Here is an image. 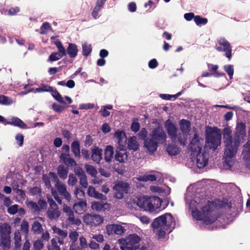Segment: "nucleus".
I'll list each match as a JSON object with an SVG mask.
<instances>
[{"mask_svg": "<svg viewBox=\"0 0 250 250\" xmlns=\"http://www.w3.org/2000/svg\"><path fill=\"white\" fill-rule=\"evenodd\" d=\"M193 186L189 187L185 195V201L191 211L192 217L202 220L206 225L214 222L219 217V212L229 210L231 208L230 201L224 199L222 202H214L201 198Z\"/></svg>", "mask_w": 250, "mask_h": 250, "instance_id": "1", "label": "nucleus"}, {"mask_svg": "<svg viewBox=\"0 0 250 250\" xmlns=\"http://www.w3.org/2000/svg\"><path fill=\"white\" fill-rule=\"evenodd\" d=\"M151 226L155 230L158 238H162L167 232H171L175 227V223L172 215L167 213L155 219Z\"/></svg>", "mask_w": 250, "mask_h": 250, "instance_id": "2", "label": "nucleus"}, {"mask_svg": "<svg viewBox=\"0 0 250 250\" xmlns=\"http://www.w3.org/2000/svg\"><path fill=\"white\" fill-rule=\"evenodd\" d=\"M162 201L156 196H142L138 199L136 205L145 211L158 212L165 208H162Z\"/></svg>", "mask_w": 250, "mask_h": 250, "instance_id": "3", "label": "nucleus"}, {"mask_svg": "<svg viewBox=\"0 0 250 250\" xmlns=\"http://www.w3.org/2000/svg\"><path fill=\"white\" fill-rule=\"evenodd\" d=\"M240 144V141L237 140L234 141V144L225 146L223 156L224 163L229 168H230L235 163V156Z\"/></svg>", "mask_w": 250, "mask_h": 250, "instance_id": "4", "label": "nucleus"}, {"mask_svg": "<svg viewBox=\"0 0 250 250\" xmlns=\"http://www.w3.org/2000/svg\"><path fill=\"white\" fill-rule=\"evenodd\" d=\"M141 238L136 234H129L125 238L118 240L122 250H136L139 247Z\"/></svg>", "mask_w": 250, "mask_h": 250, "instance_id": "5", "label": "nucleus"}, {"mask_svg": "<svg viewBox=\"0 0 250 250\" xmlns=\"http://www.w3.org/2000/svg\"><path fill=\"white\" fill-rule=\"evenodd\" d=\"M221 142V134L220 132H212L206 136V146L210 149H216L220 145Z\"/></svg>", "mask_w": 250, "mask_h": 250, "instance_id": "6", "label": "nucleus"}, {"mask_svg": "<svg viewBox=\"0 0 250 250\" xmlns=\"http://www.w3.org/2000/svg\"><path fill=\"white\" fill-rule=\"evenodd\" d=\"M11 227L7 223H3L0 226V234L1 237V245L3 248L9 247L10 243V234Z\"/></svg>", "mask_w": 250, "mask_h": 250, "instance_id": "7", "label": "nucleus"}, {"mask_svg": "<svg viewBox=\"0 0 250 250\" xmlns=\"http://www.w3.org/2000/svg\"><path fill=\"white\" fill-rule=\"evenodd\" d=\"M203 145L204 140L197 134H195L188 146V149L191 152V155L193 156L196 153L201 151Z\"/></svg>", "mask_w": 250, "mask_h": 250, "instance_id": "8", "label": "nucleus"}, {"mask_svg": "<svg viewBox=\"0 0 250 250\" xmlns=\"http://www.w3.org/2000/svg\"><path fill=\"white\" fill-rule=\"evenodd\" d=\"M48 202L49 207L47 211V215L51 220H56L61 215V211L59 210L58 205L52 199L48 198Z\"/></svg>", "mask_w": 250, "mask_h": 250, "instance_id": "9", "label": "nucleus"}, {"mask_svg": "<svg viewBox=\"0 0 250 250\" xmlns=\"http://www.w3.org/2000/svg\"><path fill=\"white\" fill-rule=\"evenodd\" d=\"M219 46L216 47V49L218 51H223L225 52V56L230 60L232 57L231 46L229 42L224 38H220L218 40Z\"/></svg>", "mask_w": 250, "mask_h": 250, "instance_id": "10", "label": "nucleus"}, {"mask_svg": "<svg viewBox=\"0 0 250 250\" xmlns=\"http://www.w3.org/2000/svg\"><path fill=\"white\" fill-rule=\"evenodd\" d=\"M149 136L159 144H163L166 141V134L161 127L154 128Z\"/></svg>", "mask_w": 250, "mask_h": 250, "instance_id": "11", "label": "nucleus"}, {"mask_svg": "<svg viewBox=\"0 0 250 250\" xmlns=\"http://www.w3.org/2000/svg\"><path fill=\"white\" fill-rule=\"evenodd\" d=\"M128 184L123 182H119L114 187L113 189L115 190V197L119 199H122L124 195L127 194L128 190Z\"/></svg>", "mask_w": 250, "mask_h": 250, "instance_id": "12", "label": "nucleus"}, {"mask_svg": "<svg viewBox=\"0 0 250 250\" xmlns=\"http://www.w3.org/2000/svg\"><path fill=\"white\" fill-rule=\"evenodd\" d=\"M106 233L108 235L116 234L122 235L125 233L126 229L119 224H108L106 227Z\"/></svg>", "mask_w": 250, "mask_h": 250, "instance_id": "13", "label": "nucleus"}, {"mask_svg": "<svg viewBox=\"0 0 250 250\" xmlns=\"http://www.w3.org/2000/svg\"><path fill=\"white\" fill-rule=\"evenodd\" d=\"M209 154L205 151H200L196 154V158H195L197 167L201 168L207 165L208 164Z\"/></svg>", "mask_w": 250, "mask_h": 250, "instance_id": "14", "label": "nucleus"}, {"mask_svg": "<svg viewBox=\"0 0 250 250\" xmlns=\"http://www.w3.org/2000/svg\"><path fill=\"white\" fill-rule=\"evenodd\" d=\"M83 221L91 226H97L103 222V218L99 215L86 214L84 215Z\"/></svg>", "mask_w": 250, "mask_h": 250, "instance_id": "15", "label": "nucleus"}, {"mask_svg": "<svg viewBox=\"0 0 250 250\" xmlns=\"http://www.w3.org/2000/svg\"><path fill=\"white\" fill-rule=\"evenodd\" d=\"M165 127L171 139L173 141H176L178 131V128L176 125L170 120H167L165 123Z\"/></svg>", "mask_w": 250, "mask_h": 250, "instance_id": "16", "label": "nucleus"}, {"mask_svg": "<svg viewBox=\"0 0 250 250\" xmlns=\"http://www.w3.org/2000/svg\"><path fill=\"white\" fill-rule=\"evenodd\" d=\"M114 138L120 148L125 147L127 138L124 131L118 130L115 131Z\"/></svg>", "mask_w": 250, "mask_h": 250, "instance_id": "17", "label": "nucleus"}, {"mask_svg": "<svg viewBox=\"0 0 250 250\" xmlns=\"http://www.w3.org/2000/svg\"><path fill=\"white\" fill-rule=\"evenodd\" d=\"M42 180L44 183L46 188H51L52 196L54 197L56 201L58 202V204H62V199L59 196L57 191L52 188L51 185V180L49 179V177H48L47 175H43L42 176Z\"/></svg>", "mask_w": 250, "mask_h": 250, "instance_id": "18", "label": "nucleus"}, {"mask_svg": "<svg viewBox=\"0 0 250 250\" xmlns=\"http://www.w3.org/2000/svg\"><path fill=\"white\" fill-rule=\"evenodd\" d=\"M55 188L60 195L63 197L67 201L71 200V196L66 189V185L61 181H58L55 184Z\"/></svg>", "mask_w": 250, "mask_h": 250, "instance_id": "19", "label": "nucleus"}, {"mask_svg": "<svg viewBox=\"0 0 250 250\" xmlns=\"http://www.w3.org/2000/svg\"><path fill=\"white\" fill-rule=\"evenodd\" d=\"M63 211L68 216L67 220L71 224H75L79 226L81 224V221L79 219L75 218L74 216L73 211L71 208L67 205H63Z\"/></svg>", "mask_w": 250, "mask_h": 250, "instance_id": "20", "label": "nucleus"}, {"mask_svg": "<svg viewBox=\"0 0 250 250\" xmlns=\"http://www.w3.org/2000/svg\"><path fill=\"white\" fill-rule=\"evenodd\" d=\"M158 144L159 143L149 136L147 137L144 141V146L145 147L151 154L156 151Z\"/></svg>", "mask_w": 250, "mask_h": 250, "instance_id": "21", "label": "nucleus"}, {"mask_svg": "<svg viewBox=\"0 0 250 250\" xmlns=\"http://www.w3.org/2000/svg\"><path fill=\"white\" fill-rule=\"evenodd\" d=\"M245 125L242 123H238L236 127V136L234 141L238 140L241 143V139L246 136Z\"/></svg>", "mask_w": 250, "mask_h": 250, "instance_id": "22", "label": "nucleus"}, {"mask_svg": "<svg viewBox=\"0 0 250 250\" xmlns=\"http://www.w3.org/2000/svg\"><path fill=\"white\" fill-rule=\"evenodd\" d=\"M150 190L152 192L157 193L159 194H164L165 195L169 194L171 190L169 187L166 186L162 187L152 186L150 187Z\"/></svg>", "mask_w": 250, "mask_h": 250, "instance_id": "23", "label": "nucleus"}, {"mask_svg": "<svg viewBox=\"0 0 250 250\" xmlns=\"http://www.w3.org/2000/svg\"><path fill=\"white\" fill-rule=\"evenodd\" d=\"M92 209L98 211H104L109 209L111 208L110 204L103 202H94L91 205Z\"/></svg>", "mask_w": 250, "mask_h": 250, "instance_id": "24", "label": "nucleus"}, {"mask_svg": "<svg viewBox=\"0 0 250 250\" xmlns=\"http://www.w3.org/2000/svg\"><path fill=\"white\" fill-rule=\"evenodd\" d=\"M87 194L89 196L97 199H100L104 201L107 199V197L105 196L97 191L96 189L92 186H89L88 187Z\"/></svg>", "mask_w": 250, "mask_h": 250, "instance_id": "25", "label": "nucleus"}, {"mask_svg": "<svg viewBox=\"0 0 250 250\" xmlns=\"http://www.w3.org/2000/svg\"><path fill=\"white\" fill-rule=\"evenodd\" d=\"M224 142L226 145L234 144L231 136V130L228 127H225L223 131Z\"/></svg>", "mask_w": 250, "mask_h": 250, "instance_id": "26", "label": "nucleus"}, {"mask_svg": "<svg viewBox=\"0 0 250 250\" xmlns=\"http://www.w3.org/2000/svg\"><path fill=\"white\" fill-rule=\"evenodd\" d=\"M124 148H120V150L117 151L115 155V160L120 163H125L127 160V152Z\"/></svg>", "mask_w": 250, "mask_h": 250, "instance_id": "27", "label": "nucleus"}, {"mask_svg": "<svg viewBox=\"0 0 250 250\" xmlns=\"http://www.w3.org/2000/svg\"><path fill=\"white\" fill-rule=\"evenodd\" d=\"M102 158V150L97 147H95L92 151V154L91 155V159L98 164L101 161Z\"/></svg>", "mask_w": 250, "mask_h": 250, "instance_id": "28", "label": "nucleus"}, {"mask_svg": "<svg viewBox=\"0 0 250 250\" xmlns=\"http://www.w3.org/2000/svg\"><path fill=\"white\" fill-rule=\"evenodd\" d=\"M7 212L12 215L18 213L20 216H22L25 214L24 209L22 208H19V206L16 204L9 207Z\"/></svg>", "mask_w": 250, "mask_h": 250, "instance_id": "29", "label": "nucleus"}, {"mask_svg": "<svg viewBox=\"0 0 250 250\" xmlns=\"http://www.w3.org/2000/svg\"><path fill=\"white\" fill-rule=\"evenodd\" d=\"M6 124L13 125L21 128H26V125L19 118L12 117L9 121H7Z\"/></svg>", "mask_w": 250, "mask_h": 250, "instance_id": "30", "label": "nucleus"}, {"mask_svg": "<svg viewBox=\"0 0 250 250\" xmlns=\"http://www.w3.org/2000/svg\"><path fill=\"white\" fill-rule=\"evenodd\" d=\"M86 201L82 200L77 203H75L73 205V209L76 213L82 214L86 210Z\"/></svg>", "mask_w": 250, "mask_h": 250, "instance_id": "31", "label": "nucleus"}, {"mask_svg": "<svg viewBox=\"0 0 250 250\" xmlns=\"http://www.w3.org/2000/svg\"><path fill=\"white\" fill-rule=\"evenodd\" d=\"M78 48L77 46L74 43H70L66 49V54H67L70 58H75L78 53Z\"/></svg>", "mask_w": 250, "mask_h": 250, "instance_id": "32", "label": "nucleus"}, {"mask_svg": "<svg viewBox=\"0 0 250 250\" xmlns=\"http://www.w3.org/2000/svg\"><path fill=\"white\" fill-rule=\"evenodd\" d=\"M114 148L111 146H106L104 150V159L107 162L111 161L114 155Z\"/></svg>", "mask_w": 250, "mask_h": 250, "instance_id": "33", "label": "nucleus"}, {"mask_svg": "<svg viewBox=\"0 0 250 250\" xmlns=\"http://www.w3.org/2000/svg\"><path fill=\"white\" fill-rule=\"evenodd\" d=\"M57 174L63 180L66 179L68 174V168L63 165H60L57 168Z\"/></svg>", "mask_w": 250, "mask_h": 250, "instance_id": "34", "label": "nucleus"}, {"mask_svg": "<svg viewBox=\"0 0 250 250\" xmlns=\"http://www.w3.org/2000/svg\"><path fill=\"white\" fill-rule=\"evenodd\" d=\"M127 145L129 149L134 151L137 150L139 147V144L137 141V137L133 136L129 138L128 140Z\"/></svg>", "mask_w": 250, "mask_h": 250, "instance_id": "35", "label": "nucleus"}, {"mask_svg": "<svg viewBox=\"0 0 250 250\" xmlns=\"http://www.w3.org/2000/svg\"><path fill=\"white\" fill-rule=\"evenodd\" d=\"M180 131L183 133H187L188 134L190 128L189 122L186 120H182L180 122Z\"/></svg>", "mask_w": 250, "mask_h": 250, "instance_id": "36", "label": "nucleus"}, {"mask_svg": "<svg viewBox=\"0 0 250 250\" xmlns=\"http://www.w3.org/2000/svg\"><path fill=\"white\" fill-rule=\"evenodd\" d=\"M188 135L187 133L179 132L177 135V139L179 143L182 145L186 146Z\"/></svg>", "mask_w": 250, "mask_h": 250, "instance_id": "37", "label": "nucleus"}, {"mask_svg": "<svg viewBox=\"0 0 250 250\" xmlns=\"http://www.w3.org/2000/svg\"><path fill=\"white\" fill-rule=\"evenodd\" d=\"M71 150L75 157L80 156V147L79 141H74L71 144Z\"/></svg>", "mask_w": 250, "mask_h": 250, "instance_id": "38", "label": "nucleus"}, {"mask_svg": "<svg viewBox=\"0 0 250 250\" xmlns=\"http://www.w3.org/2000/svg\"><path fill=\"white\" fill-rule=\"evenodd\" d=\"M60 159L65 164L70 165L71 166H73L76 164L75 160L72 158L69 157L67 154L62 153L60 155Z\"/></svg>", "mask_w": 250, "mask_h": 250, "instance_id": "39", "label": "nucleus"}, {"mask_svg": "<svg viewBox=\"0 0 250 250\" xmlns=\"http://www.w3.org/2000/svg\"><path fill=\"white\" fill-rule=\"evenodd\" d=\"M52 229L53 233L59 235V237H61L62 238H64L67 236L66 230H62L54 226L52 227Z\"/></svg>", "mask_w": 250, "mask_h": 250, "instance_id": "40", "label": "nucleus"}, {"mask_svg": "<svg viewBox=\"0 0 250 250\" xmlns=\"http://www.w3.org/2000/svg\"><path fill=\"white\" fill-rule=\"evenodd\" d=\"M49 92L51 93L52 96L55 100L58 101L60 103L65 104L63 98L56 89H54L51 87V90Z\"/></svg>", "mask_w": 250, "mask_h": 250, "instance_id": "41", "label": "nucleus"}, {"mask_svg": "<svg viewBox=\"0 0 250 250\" xmlns=\"http://www.w3.org/2000/svg\"><path fill=\"white\" fill-rule=\"evenodd\" d=\"M167 151L168 154L171 156L176 155L179 152L178 147L173 145H169L167 147Z\"/></svg>", "mask_w": 250, "mask_h": 250, "instance_id": "42", "label": "nucleus"}, {"mask_svg": "<svg viewBox=\"0 0 250 250\" xmlns=\"http://www.w3.org/2000/svg\"><path fill=\"white\" fill-rule=\"evenodd\" d=\"M55 44L58 50V52L57 53H60V54L62 57L66 56V50L62 46L61 42L59 40H57L55 42Z\"/></svg>", "mask_w": 250, "mask_h": 250, "instance_id": "43", "label": "nucleus"}, {"mask_svg": "<svg viewBox=\"0 0 250 250\" xmlns=\"http://www.w3.org/2000/svg\"><path fill=\"white\" fill-rule=\"evenodd\" d=\"M92 47L90 44L84 43L82 45L83 55L87 57L91 52Z\"/></svg>", "mask_w": 250, "mask_h": 250, "instance_id": "44", "label": "nucleus"}, {"mask_svg": "<svg viewBox=\"0 0 250 250\" xmlns=\"http://www.w3.org/2000/svg\"><path fill=\"white\" fill-rule=\"evenodd\" d=\"M13 103V101L10 98L3 95H0V104L9 105L12 104Z\"/></svg>", "mask_w": 250, "mask_h": 250, "instance_id": "45", "label": "nucleus"}, {"mask_svg": "<svg viewBox=\"0 0 250 250\" xmlns=\"http://www.w3.org/2000/svg\"><path fill=\"white\" fill-rule=\"evenodd\" d=\"M32 229L36 234L40 233L42 230V226L38 221H35L32 225Z\"/></svg>", "mask_w": 250, "mask_h": 250, "instance_id": "46", "label": "nucleus"}, {"mask_svg": "<svg viewBox=\"0 0 250 250\" xmlns=\"http://www.w3.org/2000/svg\"><path fill=\"white\" fill-rule=\"evenodd\" d=\"M42 189L40 187H34L29 189V194L31 196H41Z\"/></svg>", "mask_w": 250, "mask_h": 250, "instance_id": "47", "label": "nucleus"}, {"mask_svg": "<svg viewBox=\"0 0 250 250\" xmlns=\"http://www.w3.org/2000/svg\"><path fill=\"white\" fill-rule=\"evenodd\" d=\"M85 167L87 172L92 177H95L97 174V171L96 168L92 166L89 165H85Z\"/></svg>", "mask_w": 250, "mask_h": 250, "instance_id": "48", "label": "nucleus"}, {"mask_svg": "<svg viewBox=\"0 0 250 250\" xmlns=\"http://www.w3.org/2000/svg\"><path fill=\"white\" fill-rule=\"evenodd\" d=\"M224 69L228 73L230 79H232L234 73L233 66L231 64L226 65L224 66Z\"/></svg>", "mask_w": 250, "mask_h": 250, "instance_id": "49", "label": "nucleus"}, {"mask_svg": "<svg viewBox=\"0 0 250 250\" xmlns=\"http://www.w3.org/2000/svg\"><path fill=\"white\" fill-rule=\"evenodd\" d=\"M74 194L78 200H83L84 196V191L79 188L76 187Z\"/></svg>", "mask_w": 250, "mask_h": 250, "instance_id": "50", "label": "nucleus"}, {"mask_svg": "<svg viewBox=\"0 0 250 250\" xmlns=\"http://www.w3.org/2000/svg\"><path fill=\"white\" fill-rule=\"evenodd\" d=\"M51 90V87L47 84H42L40 87L35 88V91L38 93L49 92Z\"/></svg>", "mask_w": 250, "mask_h": 250, "instance_id": "51", "label": "nucleus"}, {"mask_svg": "<svg viewBox=\"0 0 250 250\" xmlns=\"http://www.w3.org/2000/svg\"><path fill=\"white\" fill-rule=\"evenodd\" d=\"M194 21L197 25L206 24L208 22L207 19L202 18L200 16H195Z\"/></svg>", "mask_w": 250, "mask_h": 250, "instance_id": "52", "label": "nucleus"}, {"mask_svg": "<svg viewBox=\"0 0 250 250\" xmlns=\"http://www.w3.org/2000/svg\"><path fill=\"white\" fill-rule=\"evenodd\" d=\"M62 57L60 53L53 52L50 56L48 59V62H54L61 59Z\"/></svg>", "mask_w": 250, "mask_h": 250, "instance_id": "53", "label": "nucleus"}, {"mask_svg": "<svg viewBox=\"0 0 250 250\" xmlns=\"http://www.w3.org/2000/svg\"><path fill=\"white\" fill-rule=\"evenodd\" d=\"M154 174H146V182L147 181H155L159 176V173L158 172H153Z\"/></svg>", "mask_w": 250, "mask_h": 250, "instance_id": "54", "label": "nucleus"}, {"mask_svg": "<svg viewBox=\"0 0 250 250\" xmlns=\"http://www.w3.org/2000/svg\"><path fill=\"white\" fill-rule=\"evenodd\" d=\"M48 250H60V247L58 245L57 240L53 238L51 240V244L48 247Z\"/></svg>", "mask_w": 250, "mask_h": 250, "instance_id": "55", "label": "nucleus"}, {"mask_svg": "<svg viewBox=\"0 0 250 250\" xmlns=\"http://www.w3.org/2000/svg\"><path fill=\"white\" fill-rule=\"evenodd\" d=\"M14 239L15 246L19 247L21 246V234L19 230L16 231L14 233Z\"/></svg>", "mask_w": 250, "mask_h": 250, "instance_id": "56", "label": "nucleus"}, {"mask_svg": "<svg viewBox=\"0 0 250 250\" xmlns=\"http://www.w3.org/2000/svg\"><path fill=\"white\" fill-rule=\"evenodd\" d=\"M50 29H51V27L49 23L45 22L42 24L41 27L40 33L41 34H45L47 33V31Z\"/></svg>", "mask_w": 250, "mask_h": 250, "instance_id": "57", "label": "nucleus"}, {"mask_svg": "<svg viewBox=\"0 0 250 250\" xmlns=\"http://www.w3.org/2000/svg\"><path fill=\"white\" fill-rule=\"evenodd\" d=\"M80 183L83 188H85L87 187L88 183L85 174L83 175L82 176L80 177Z\"/></svg>", "mask_w": 250, "mask_h": 250, "instance_id": "58", "label": "nucleus"}, {"mask_svg": "<svg viewBox=\"0 0 250 250\" xmlns=\"http://www.w3.org/2000/svg\"><path fill=\"white\" fill-rule=\"evenodd\" d=\"M21 231L24 233L25 234H27L28 232V223L26 221H23L21 225Z\"/></svg>", "mask_w": 250, "mask_h": 250, "instance_id": "59", "label": "nucleus"}, {"mask_svg": "<svg viewBox=\"0 0 250 250\" xmlns=\"http://www.w3.org/2000/svg\"><path fill=\"white\" fill-rule=\"evenodd\" d=\"M78 180L74 174H70L68 177V184L70 186H74L77 182Z\"/></svg>", "mask_w": 250, "mask_h": 250, "instance_id": "60", "label": "nucleus"}, {"mask_svg": "<svg viewBox=\"0 0 250 250\" xmlns=\"http://www.w3.org/2000/svg\"><path fill=\"white\" fill-rule=\"evenodd\" d=\"M27 206L29 208L33 209L34 211H40V208L38 203H37L36 202L30 201L28 203Z\"/></svg>", "mask_w": 250, "mask_h": 250, "instance_id": "61", "label": "nucleus"}, {"mask_svg": "<svg viewBox=\"0 0 250 250\" xmlns=\"http://www.w3.org/2000/svg\"><path fill=\"white\" fill-rule=\"evenodd\" d=\"M79 236V233L76 231H72L69 234V237L72 242H77L78 237Z\"/></svg>", "mask_w": 250, "mask_h": 250, "instance_id": "62", "label": "nucleus"}, {"mask_svg": "<svg viewBox=\"0 0 250 250\" xmlns=\"http://www.w3.org/2000/svg\"><path fill=\"white\" fill-rule=\"evenodd\" d=\"M64 108V106H62L57 104H52V108L54 111L58 113H61L62 112Z\"/></svg>", "mask_w": 250, "mask_h": 250, "instance_id": "63", "label": "nucleus"}, {"mask_svg": "<svg viewBox=\"0 0 250 250\" xmlns=\"http://www.w3.org/2000/svg\"><path fill=\"white\" fill-rule=\"evenodd\" d=\"M43 247V244L41 240H37L34 243V247L36 250H41Z\"/></svg>", "mask_w": 250, "mask_h": 250, "instance_id": "64", "label": "nucleus"}]
</instances>
